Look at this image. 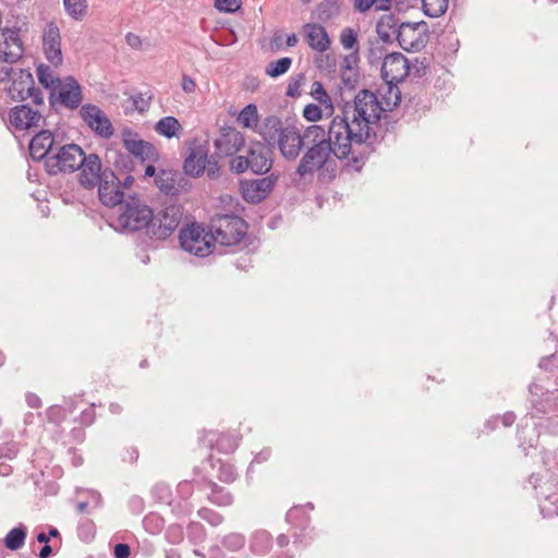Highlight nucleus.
<instances>
[{
  "label": "nucleus",
  "instance_id": "nucleus-1",
  "mask_svg": "<svg viewBox=\"0 0 558 558\" xmlns=\"http://www.w3.org/2000/svg\"><path fill=\"white\" fill-rule=\"evenodd\" d=\"M376 95L368 89L360 90L352 101H347L341 114L332 118L326 131L323 125L313 124L305 129V146L295 173L301 178L313 177L317 172L323 183L333 181L338 174L336 159H349L348 166L360 170L365 153L385 137L383 121L388 114Z\"/></svg>",
  "mask_w": 558,
  "mask_h": 558
},
{
  "label": "nucleus",
  "instance_id": "nucleus-2",
  "mask_svg": "<svg viewBox=\"0 0 558 558\" xmlns=\"http://www.w3.org/2000/svg\"><path fill=\"white\" fill-rule=\"evenodd\" d=\"M121 209L122 211L116 220V229L122 232H136L146 229L149 235V226H151L154 220V214L149 206L144 204L137 196L130 195Z\"/></svg>",
  "mask_w": 558,
  "mask_h": 558
},
{
  "label": "nucleus",
  "instance_id": "nucleus-3",
  "mask_svg": "<svg viewBox=\"0 0 558 558\" xmlns=\"http://www.w3.org/2000/svg\"><path fill=\"white\" fill-rule=\"evenodd\" d=\"M271 167V150L260 142L252 143L245 155H238L229 160L230 171L236 174H241L248 169L255 174H265Z\"/></svg>",
  "mask_w": 558,
  "mask_h": 558
},
{
  "label": "nucleus",
  "instance_id": "nucleus-4",
  "mask_svg": "<svg viewBox=\"0 0 558 558\" xmlns=\"http://www.w3.org/2000/svg\"><path fill=\"white\" fill-rule=\"evenodd\" d=\"M210 230L216 242L225 246L239 244L247 232L246 222L238 215H216L210 220Z\"/></svg>",
  "mask_w": 558,
  "mask_h": 558
},
{
  "label": "nucleus",
  "instance_id": "nucleus-5",
  "mask_svg": "<svg viewBox=\"0 0 558 558\" xmlns=\"http://www.w3.org/2000/svg\"><path fill=\"white\" fill-rule=\"evenodd\" d=\"M418 24H411L407 22H400L399 17L392 13L383 15L376 25V31L379 38L384 43H392L397 39L400 47L404 50H412L418 47V43L408 40L407 33H414L417 29Z\"/></svg>",
  "mask_w": 558,
  "mask_h": 558
},
{
  "label": "nucleus",
  "instance_id": "nucleus-6",
  "mask_svg": "<svg viewBox=\"0 0 558 558\" xmlns=\"http://www.w3.org/2000/svg\"><path fill=\"white\" fill-rule=\"evenodd\" d=\"M180 245L190 254L198 257L208 256L211 253L213 243L216 242L211 230L206 231L202 225L192 223L180 231Z\"/></svg>",
  "mask_w": 558,
  "mask_h": 558
},
{
  "label": "nucleus",
  "instance_id": "nucleus-7",
  "mask_svg": "<svg viewBox=\"0 0 558 558\" xmlns=\"http://www.w3.org/2000/svg\"><path fill=\"white\" fill-rule=\"evenodd\" d=\"M84 150L76 144L61 146L58 151L46 158L45 168L50 175L60 172H74L78 170V163L85 160Z\"/></svg>",
  "mask_w": 558,
  "mask_h": 558
},
{
  "label": "nucleus",
  "instance_id": "nucleus-8",
  "mask_svg": "<svg viewBox=\"0 0 558 558\" xmlns=\"http://www.w3.org/2000/svg\"><path fill=\"white\" fill-rule=\"evenodd\" d=\"M184 172L187 175L198 178L205 171L210 180H216L220 177V166L215 157L208 156V149L205 146L198 145L191 149L183 163Z\"/></svg>",
  "mask_w": 558,
  "mask_h": 558
},
{
  "label": "nucleus",
  "instance_id": "nucleus-9",
  "mask_svg": "<svg viewBox=\"0 0 558 558\" xmlns=\"http://www.w3.org/2000/svg\"><path fill=\"white\" fill-rule=\"evenodd\" d=\"M12 84L9 87V95L15 101L31 99L34 105L44 104L43 92L35 86L33 74L28 70L20 69L11 76Z\"/></svg>",
  "mask_w": 558,
  "mask_h": 558
},
{
  "label": "nucleus",
  "instance_id": "nucleus-10",
  "mask_svg": "<svg viewBox=\"0 0 558 558\" xmlns=\"http://www.w3.org/2000/svg\"><path fill=\"white\" fill-rule=\"evenodd\" d=\"M83 101L82 87L73 76H66L58 81L49 95V102L54 106L59 102L62 107L74 110Z\"/></svg>",
  "mask_w": 558,
  "mask_h": 558
},
{
  "label": "nucleus",
  "instance_id": "nucleus-11",
  "mask_svg": "<svg viewBox=\"0 0 558 558\" xmlns=\"http://www.w3.org/2000/svg\"><path fill=\"white\" fill-rule=\"evenodd\" d=\"M183 216L182 207L169 205L161 209L149 226V236L155 239H167L179 227Z\"/></svg>",
  "mask_w": 558,
  "mask_h": 558
},
{
  "label": "nucleus",
  "instance_id": "nucleus-12",
  "mask_svg": "<svg viewBox=\"0 0 558 558\" xmlns=\"http://www.w3.org/2000/svg\"><path fill=\"white\" fill-rule=\"evenodd\" d=\"M124 148L142 162H157L159 151L149 142L140 137L138 133L130 128H124L121 132Z\"/></svg>",
  "mask_w": 558,
  "mask_h": 558
},
{
  "label": "nucleus",
  "instance_id": "nucleus-13",
  "mask_svg": "<svg viewBox=\"0 0 558 558\" xmlns=\"http://www.w3.org/2000/svg\"><path fill=\"white\" fill-rule=\"evenodd\" d=\"M9 123L16 131H29L43 128L46 124L44 116L33 109L28 104L17 105L10 109Z\"/></svg>",
  "mask_w": 558,
  "mask_h": 558
},
{
  "label": "nucleus",
  "instance_id": "nucleus-14",
  "mask_svg": "<svg viewBox=\"0 0 558 558\" xmlns=\"http://www.w3.org/2000/svg\"><path fill=\"white\" fill-rule=\"evenodd\" d=\"M245 140L243 134L234 128H225L214 141L215 159L230 157L231 159L244 147Z\"/></svg>",
  "mask_w": 558,
  "mask_h": 558
},
{
  "label": "nucleus",
  "instance_id": "nucleus-15",
  "mask_svg": "<svg viewBox=\"0 0 558 558\" xmlns=\"http://www.w3.org/2000/svg\"><path fill=\"white\" fill-rule=\"evenodd\" d=\"M80 114L86 125L99 137L110 138L114 129L107 114L96 105L86 104L81 107Z\"/></svg>",
  "mask_w": 558,
  "mask_h": 558
},
{
  "label": "nucleus",
  "instance_id": "nucleus-16",
  "mask_svg": "<svg viewBox=\"0 0 558 558\" xmlns=\"http://www.w3.org/2000/svg\"><path fill=\"white\" fill-rule=\"evenodd\" d=\"M96 186H98L99 201L105 206L122 205L124 191L121 190V180L111 169H104L102 179Z\"/></svg>",
  "mask_w": 558,
  "mask_h": 558
},
{
  "label": "nucleus",
  "instance_id": "nucleus-17",
  "mask_svg": "<svg viewBox=\"0 0 558 558\" xmlns=\"http://www.w3.org/2000/svg\"><path fill=\"white\" fill-rule=\"evenodd\" d=\"M277 180L278 175L274 173L256 180H243L240 182L241 194L247 203L258 204L271 193Z\"/></svg>",
  "mask_w": 558,
  "mask_h": 558
},
{
  "label": "nucleus",
  "instance_id": "nucleus-18",
  "mask_svg": "<svg viewBox=\"0 0 558 558\" xmlns=\"http://www.w3.org/2000/svg\"><path fill=\"white\" fill-rule=\"evenodd\" d=\"M305 131L301 134L296 126L289 124L286 125L284 131H281L276 147H278L283 158L295 160L305 146Z\"/></svg>",
  "mask_w": 558,
  "mask_h": 558
},
{
  "label": "nucleus",
  "instance_id": "nucleus-19",
  "mask_svg": "<svg viewBox=\"0 0 558 558\" xmlns=\"http://www.w3.org/2000/svg\"><path fill=\"white\" fill-rule=\"evenodd\" d=\"M43 49L46 59L53 65L62 64L63 56L61 51V35L56 23L50 22L46 25L43 33Z\"/></svg>",
  "mask_w": 558,
  "mask_h": 558
},
{
  "label": "nucleus",
  "instance_id": "nucleus-20",
  "mask_svg": "<svg viewBox=\"0 0 558 558\" xmlns=\"http://www.w3.org/2000/svg\"><path fill=\"white\" fill-rule=\"evenodd\" d=\"M80 184L85 189H94L102 179L101 160L97 154L85 155V160L78 163Z\"/></svg>",
  "mask_w": 558,
  "mask_h": 558
},
{
  "label": "nucleus",
  "instance_id": "nucleus-21",
  "mask_svg": "<svg viewBox=\"0 0 558 558\" xmlns=\"http://www.w3.org/2000/svg\"><path fill=\"white\" fill-rule=\"evenodd\" d=\"M54 145V135L49 130H40L29 143V155L36 160L46 161Z\"/></svg>",
  "mask_w": 558,
  "mask_h": 558
},
{
  "label": "nucleus",
  "instance_id": "nucleus-22",
  "mask_svg": "<svg viewBox=\"0 0 558 558\" xmlns=\"http://www.w3.org/2000/svg\"><path fill=\"white\" fill-rule=\"evenodd\" d=\"M183 177L180 172L161 169L155 178V184L166 195H178L182 189Z\"/></svg>",
  "mask_w": 558,
  "mask_h": 558
},
{
  "label": "nucleus",
  "instance_id": "nucleus-23",
  "mask_svg": "<svg viewBox=\"0 0 558 558\" xmlns=\"http://www.w3.org/2000/svg\"><path fill=\"white\" fill-rule=\"evenodd\" d=\"M284 128L279 117L268 116L263 120L257 132L268 147H276V143L281 136V131H284Z\"/></svg>",
  "mask_w": 558,
  "mask_h": 558
},
{
  "label": "nucleus",
  "instance_id": "nucleus-24",
  "mask_svg": "<svg viewBox=\"0 0 558 558\" xmlns=\"http://www.w3.org/2000/svg\"><path fill=\"white\" fill-rule=\"evenodd\" d=\"M304 32L308 46L316 51L324 52L330 47V39L324 26L316 23L304 25Z\"/></svg>",
  "mask_w": 558,
  "mask_h": 558
},
{
  "label": "nucleus",
  "instance_id": "nucleus-25",
  "mask_svg": "<svg viewBox=\"0 0 558 558\" xmlns=\"http://www.w3.org/2000/svg\"><path fill=\"white\" fill-rule=\"evenodd\" d=\"M208 487H210L211 493L208 495V500L219 507H228L233 504L232 494L227 490L225 487L217 485L215 482L208 480Z\"/></svg>",
  "mask_w": 558,
  "mask_h": 558
},
{
  "label": "nucleus",
  "instance_id": "nucleus-26",
  "mask_svg": "<svg viewBox=\"0 0 558 558\" xmlns=\"http://www.w3.org/2000/svg\"><path fill=\"white\" fill-rule=\"evenodd\" d=\"M19 49L14 52H7L0 45V82L9 81L15 72L10 65L19 60Z\"/></svg>",
  "mask_w": 558,
  "mask_h": 558
},
{
  "label": "nucleus",
  "instance_id": "nucleus-27",
  "mask_svg": "<svg viewBox=\"0 0 558 558\" xmlns=\"http://www.w3.org/2000/svg\"><path fill=\"white\" fill-rule=\"evenodd\" d=\"M26 536L27 529L24 524L20 523L8 532L3 542L8 549L17 550L24 546Z\"/></svg>",
  "mask_w": 558,
  "mask_h": 558
},
{
  "label": "nucleus",
  "instance_id": "nucleus-28",
  "mask_svg": "<svg viewBox=\"0 0 558 558\" xmlns=\"http://www.w3.org/2000/svg\"><path fill=\"white\" fill-rule=\"evenodd\" d=\"M251 549L258 555H265L272 546V536L265 530L256 531L251 538Z\"/></svg>",
  "mask_w": 558,
  "mask_h": 558
},
{
  "label": "nucleus",
  "instance_id": "nucleus-29",
  "mask_svg": "<svg viewBox=\"0 0 558 558\" xmlns=\"http://www.w3.org/2000/svg\"><path fill=\"white\" fill-rule=\"evenodd\" d=\"M1 37L3 38V41H0V45L3 46V49L7 52H14L19 49L20 50L19 59H20L23 54V45L20 39L19 32L16 29L5 28L2 31Z\"/></svg>",
  "mask_w": 558,
  "mask_h": 558
},
{
  "label": "nucleus",
  "instance_id": "nucleus-30",
  "mask_svg": "<svg viewBox=\"0 0 558 558\" xmlns=\"http://www.w3.org/2000/svg\"><path fill=\"white\" fill-rule=\"evenodd\" d=\"M179 130L181 124L172 116L161 118L155 125V131L167 138L175 136Z\"/></svg>",
  "mask_w": 558,
  "mask_h": 558
},
{
  "label": "nucleus",
  "instance_id": "nucleus-31",
  "mask_svg": "<svg viewBox=\"0 0 558 558\" xmlns=\"http://www.w3.org/2000/svg\"><path fill=\"white\" fill-rule=\"evenodd\" d=\"M339 0H323L316 7V16L322 22H327L339 14Z\"/></svg>",
  "mask_w": 558,
  "mask_h": 558
},
{
  "label": "nucleus",
  "instance_id": "nucleus-32",
  "mask_svg": "<svg viewBox=\"0 0 558 558\" xmlns=\"http://www.w3.org/2000/svg\"><path fill=\"white\" fill-rule=\"evenodd\" d=\"M238 122L243 128L256 130L258 126L257 107L253 104L245 106L239 113Z\"/></svg>",
  "mask_w": 558,
  "mask_h": 558
},
{
  "label": "nucleus",
  "instance_id": "nucleus-33",
  "mask_svg": "<svg viewBox=\"0 0 558 558\" xmlns=\"http://www.w3.org/2000/svg\"><path fill=\"white\" fill-rule=\"evenodd\" d=\"M206 437H208V442L213 447V442H216V447L219 451L223 452H230L233 451L236 447L234 440L232 437H229L227 435L217 434L215 432H208L206 434Z\"/></svg>",
  "mask_w": 558,
  "mask_h": 558
},
{
  "label": "nucleus",
  "instance_id": "nucleus-34",
  "mask_svg": "<svg viewBox=\"0 0 558 558\" xmlns=\"http://www.w3.org/2000/svg\"><path fill=\"white\" fill-rule=\"evenodd\" d=\"M422 9L425 15L438 17L442 15L448 8V0H421Z\"/></svg>",
  "mask_w": 558,
  "mask_h": 558
},
{
  "label": "nucleus",
  "instance_id": "nucleus-35",
  "mask_svg": "<svg viewBox=\"0 0 558 558\" xmlns=\"http://www.w3.org/2000/svg\"><path fill=\"white\" fill-rule=\"evenodd\" d=\"M37 76L39 83L50 92L53 89V87L58 84V81H60V77L53 76L52 70L46 65V64H39L37 68Z\"/></svg>",
  "mask_w": 558,
  "mask_h": 558
},
{
  "label": "nucleus",
  "instance_id": "nucleus-36",
  "mask_svg": "<svg viewBox=\"0 0 558 558\" xmlns=\"http://www.w3.org/2000/svg\"><path fill=\"white\" fill-rule=\"evenodd\" d=\"M311 95L315 100H317L322 106H324L325 109L332 111V100L320 82L315 81L312 84Z\"/></svg>",
  "mask_w": 558,
  "mask_h": 558
},
{
  "label": "nucleus",
  "instance_id": "nucleus-37",
  "mask_svg": "<svg viewBox=\"0 0 558 558\" xmlns=\"http://www.w3.org/2000/svg\"><path fill=\"white\" fill-rule=\"evenodd\" d=\"M292 59L289 57L280 58L276 61L270 62L266 68V74L270 77H278L290 69Z\"/></svg>",
  "mask_w": 558,
  "mask_h": 558
},
{
  "label": "nucleus",
  "instance_id": "nucleus-38",
  "mask_svg": "<svg viewBox=\"0 0 558 558\" xmlns=\"http://www.w3.org/2000/svg\"><path fill=\"white\" fill-rule=\"evenodd\" d=\"M63 4L68 14L75 20H81L86 14V0H63Z\"/></svg>",
  "mask_w": 558,
  "mask_h": 558
},
{
  "label": "nucleus",
  "instance_id": "nucleus-39",
  "mask_svg": "<svg viewBox=\"0 0 558 558\" xmlns=\"http://www.w3.org/2000/svg\"><path fill=\"white\" fill-rule=\"evenodd\" d=\"M374 4L377 10L386 11L391 5V0H354L353 7L359 12L368 11Z\"/></svg>",
  "mask_w": 558,
  "mask_h": 558
},
{
  "label": "nucleus",
  "instance_id": "nucleus-40",
  "mask_svg": "<svg viewBox=\"0 0 558 558\" xmlns=\"http://www.w3.org/2000/svg\"><path fill=\"white\" fill-rule=\"evenodd\" d=\"M143 525L150 534H158L162 531L165 521L159 514L150 512L144 517Z\"/></svg>",
  "mask_w": 558,
  "mask_h": 558
},
{
  "label": "nucleus",
  "instance_id": "nucleus-41",
  "mask_svg": "<svg viewBox=\"0 0 558 558\" xmlns=\"http://www.w3.org/2000/svg\"><path fill=\"white\" fill-rule=\"evenodd\" d=\"M187 537L193 544H201L206 539V530L199 522L192 521L187 525Z\"/></svg>",
  "mask_w": 558,
  "mask_h": 558
},
{
  "label": "nucleus",
  "instance_id": "nucleus-42",
  "mask_svg": "<svg viewBox=\"0 0 558 558\" xmlns=\"http://www.w3.org/2000/svg\"><path fill=\"white\" fill-rule=\"evenodd\" d=\"M341 82L348 89H355L359 82V74L352 65H342L341 68Z\"/></svg>",
  "mask_w": 558,
  "mask_h": 558
},
{
  "label": "nucleus",
  "instance_id": "nucleus-43",
  "mask_svg": "<svg viewBox=\"0 0 558 558\" xmlns=\"http://www.w3.org/2000/svg\"><path fill=\"white\" fill-rule=\"evenodd\" d=\"M245 542L246 539L243 534L230 533L223 537L222 545L231 551H238L244 547Z\"/></svg>",
  "mask_w": 558,
  "mask_h": 558
},
{
  "label": "nucleus",
  "instance_id": "nucleus-44",
  "mask_svg": "<svg viewBox=\"0 0 558 558\" xmlns=\"http://www.w3.org/2000/svg\"><path fill=\"white\" fill-rule=\"evenodd\" d=\"M133 109L140 113L148 111L150 107L151 96L143 93H138L130 97Z\"/></svg>",
  "mask_w": 558,
  "mask_h": 558
},
{
  "label": "nucleus",
  "instance_id": "nucleus-45",
  "mask_svg": "<svg viewBox=\"0 0 558 558\" xmlns=\"http://www.w3.org/2000/svg\"><path fill=\"white\" fill-rule=\"evenodd\" d=\"M515 418H517L515 414L513 412L509 411V412L504 413L502 415L490 417L486 422V427L489 429H495L499 422H501V424L505 427H510L514 423Z\"/></svg>",
  "mask_w": 558,
  "mask_h": 558
},
{
  "label": "nucleus",
  "instance_id": "nucleus-46",
  "mask_svg": "<svg viewBox=\"0 0 558 558\" xmlns=\"http://www.w3.org/2000/svg\"><path fill=\"white\" fill-rule=\"evenodd\" d=\"M77 535L81 539L89 542L95 536V524L89 519H84L77 526Z\"/></svg>",
  "mask_w": 558,
  "mask_h": 558
},
{
  "label": "nucleus",
  "instance_id": "nucleus-47",
  "mask_svg": "<svg viewBox=\"0 0 558 558\" xmlns=\"http://www.w3.org/2000/svg\"><path fill=\"white\" fill-rule=\"evenodd\" d=\"M165 537L170 544H181L184 539V531L182 525L170 524L166 530Z\"/></svg>",
  "mask_w": 558,
  "mask_h": 558
},
{
  "label": "nucleus",
  "instance_id": "nucleus-48",
  "mask_svg": "<svg viewBox=\"0 0 558 558\" xmlns=\"http://www.w3.org/2000/svg\"><path fill=\"white\" fill-rule=\"evenodd\" d=\"M197 514L213 526H218L223 522V517L220 513L206 507L201 508Z\"/></svg>",
  "mask_w": 558,
  "mask_h": 558
},
{
  "label": "nucleus",
  "instance_id": "nucleus-49",
  "mask_svg": "<svg viewBox=\"0 0 558 558\" xmlns=\"http://www.w3.org/2000/svg\"><path fill=\"white\" fill-rule=\"evenodd\" d=\"M340 43L344 49H353L357 45V33L351 27H345L341 31Z\"/></svg>",
  "mask_w": 558,
  "mask_h": 558
},
{
  "label": "nucleus",
  "instance_id": "nucleus-50",
  "mask_svg": "<svg viewBox=\"0 0 558 558\" xmlns=\"http://www.w3.org/2000/svg\"><path fill=\"white\" fill-rule=\"evenodd\" d=\"M214 8L219 12L234 13L242 8V0H215Z\"/></svg>",
  "mask_w": 558,
  "mask_h": 558
},
{
  "label": "nucleus",
  "instance_id": "nucleus-51",
  "mask_svg": "<svg viewBox=\"0 0 558 558\" xmlns=\"http://www.w3.org/2000/svg\"><path fill=\"white\" fill-rule=\"evenodd\" d=\"M388 65H395L397 70L404 69L408 68V59L400 52H393L385 58L383 71H385Z\"/></svg>",
  "mask_w": 558,
  "mask_h": 558
},
{
  "label": "nucleus",
  "instance_id": "nucleus-52",
  "mask_svg": "<svg viewBox=\"0 0 558 558\" xmlns=\"http://www.w3.org/2000/svg\"><path fill=\"white\" fill-rule=\"evenodd\" d=\"M218 480L223 483H233L236 480V472L232 464L221 463L218 470Z\"/></svg>",
  "mask_w": 558,
  "mask_h": 558
},
{
  "label": "nucleus",
  "instance_id": "nucleus-53",
  "mask_svg": "<svg viewBox=\"0 0 558 558\" xmlns=\"http://www.w3.org/2000/svg\"><path fill=\"white\" fill-rule=\"evenodd\" d=\"M303 82H304L303 74H298L296 76L291 77V80L289 81V84L287 86L286 95L288 97H292V98L299 97L301 95L300 88H301Z\"/></svg>",
  "mask_w": 558,
  "mask_h": 558
},
{
  "label": "nucleus",
  "instance_id": "nucleus-54",
  "mask_svg": "<svg viewBox=\"0 0 558 558\" xmlns=\"http://www.w3.org/2000/svg\"><path fill=\"white\" fill-rule=\"evenodd\" d=\"M323 110L316 104H308L303 110V117L310 122H316L322 119Z\"/></svg>",
  "mask_w": 558,
  "mask_h": 558
},
{
  "label": "nucleus",
  "instance_id": "nucleus-55",
  "mask_svg": "<svg viewBox=\"0 0 558 558\" xmlns=\"http://www.w3.org/2000/svg\"><path fill=\"white\" fill-rule=\"evenodd\" d=\"M95 417H96L95 409L92 405L81 412L78 421L82 426H89L94 423Z\"/></svg>",
  "mask_w": 558,
  "mask_h": 558
},
{
  "label": "nucleus",
  "instance_id": "nucleus-56",
  "mask_svg": "<svg viewBox=\"0 0 558 558\" xmlns=\"http://www.w3.org/2000/svg\"><path fill=\"white\" fill-rule=\"evenodd\" d=\"M114 558H129L131 555V548L128 544L119 543L114 546Z\"/></svg>",
  "mask_w": 558,
  "mask_h": 558
},
{
  "label": "nucleus",
  "instance_id": "nucleus-57",
  "mask_svg": "<svg viewBox=\"0 0 558 558\" xmlns=\"http://www.w3.org/2000/svg\"><path fill=\"white\" fill-rule=\"evenodd\" d=\"M145 502L138 496H133L129 500V507L134 513H141L144 510Z\"/></svg>",
  "mask_w": 558,
  "mask_h": 558
},
{
  "label": "nucleus",
  "instance_id": "nucleus-58",
  "mask_svg": "<svg viewBox=\"0 0 558 558\" xmlns=\"http://www.w3.org/2000/svg\"><path fill=\"white\" fill-rule=\"evenodd\" d=\"M181 86H182V89L189 94L194 93L196 89V83L194 82V80L191 76H189L186 74H184L182 76Z\"/></svg>",
  "mask_w": 558,
  "mask_h": 558
},
{
  "label": "nucleus",
  "instance_id": "nucleus-59",
  "mask_svg": "<svg viewBox=\"0 0 558 558\" xmlns=\"http://www.w3.org/2000/svg\"><path fill=\"white\" fill-rule=\"evenodd\" d=\"M125 41L133 49H140L142 46L141 37L134 33H128L125 35Z\"/></svg>",
  "mask_w": 558,
  "mask_h": 558
},
{
  "label": "nucleus",
  "instance_id": "nucleus-60",
  "mask_svg": "<svg viewBox=\"0 0 558 558\" xmlns=\"http://www.w3.org/2000/svg\"><path fill=\"white\" fill-rule=\"evenodd\" d=\"M556 356L554 354L541 359L538 366L545 371H549L555 366Z\"/></svg>",
  "mask_w": 558,
  "mask_h": 558
},
{
  "label": "nucleus",
  "instance_id": "nucleus-61",
  "mask_svg": "<svg viewBox=\"0 0 558 558\" xmlns=\"http://www.w3.org/2000/svg\"><path fill=\"white\" fill-rule=\"evenodd\" d=\"M70 436L75 442L81 444L85 439V430L82 426L74 427V428H72Z\"/></svg>",
  "mask_w": 558,
  "mask_h": 558
},
{
  "label": "nucleus",
  "instance_id": "nucleus-62",
  "mask_svg": "<svg viewBox=\"0 0 558 558\" xmlns=\"http://www.w3.org/2000/svg\"><path fill=\"white\" fill-rule=\"evenodd\" d=\"M17 454V449L14 446H4L0 448V458L4 457L8 459H13Z\"/></svg>",
  "mask_w": 558,
  "mask_h": 558
},
{
  "label": "nucleus",
  "instance_id": "nucleus-63",
  "mask_svg": "<svg viewBox=\"0 0 558 558\" xmlns=\"http://www.w3.org/2000/svg\"><path fill=\"white\" fill-rule=\"evenodd\" d=\"M26 402H27L28 407H31L33 409H38L41 407L40 398L37 395L32 393V392L26 395Z\"/></svg>",
  "mask_w": 558,
  "mask_h": 558
},
{
  "label": "nucleus",
  "instance_id": "nucleus-64",
  "mask_svg": "<svg viewBox=\"0 0 558 558\" xmlns=\"http://www.w3.org/2000/svg\"><path fill=\"white\" fill-rule=\"evenodd\" d=\"M138 459V451L135 448H129L125 450V454L123 457L124 461L135 462Z\"/></svg>",
  "mask_w": 558,
  "mask_h": 558
}]
</instances>
